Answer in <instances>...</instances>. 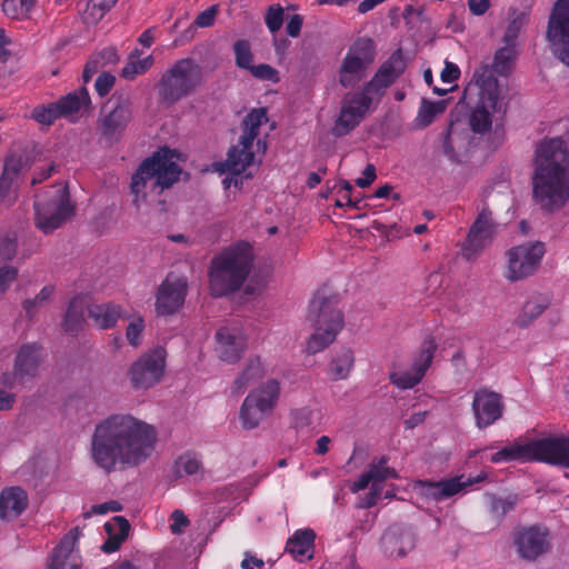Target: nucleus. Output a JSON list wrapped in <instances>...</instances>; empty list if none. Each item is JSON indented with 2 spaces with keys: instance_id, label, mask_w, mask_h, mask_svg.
I'll return each instance as SVG.
<instances>
[{
  "instance_id": "nucleus-1",
  "label": "nucleus",
  "mask_w": 569,
  "mask_h": 569,
  "mask_svg": "<svg viewBox=\"0 0 569 569\" xmlns=\"http://www.w3.org/2000/svg\"><path fill=\"white\" fill-rule=\"evenodd\" d=\"M157 443L154 426L130 413H113L96 423L89 453L99 469L111 473L141 466Z\"/></svg>"
},
{
  "instance_id": "nucleus-2",
  "label": "nucleus",
  "mask_w": 569,
  "mask_h": 569,
  "mask_svg": "<svg viewBox=\"0 0 569 569\" xmlns=\"http://www.w3.org/2000/svg\"><path fill=\"white\" fill-rule=\"evenodd\" d=\"M515 46L505 44L496 52L493 66L481 64L473 73L468 83L465 96L472 104L469 114V124L476 133H487L491 130L493 123L503 120L507 112V103L501 96L498 80L493 72L500 76H507L513 68L517 58Z\"/></svg>"
},
{
  "instance_id": "nucleus-3",
  "label": "nucleus",
  "mask_w": 569,
  "mask_h": 569,
  "mask_svg": "<svg viewBox=\"0 0 569 569\" xmlns=\"http://www.w3.org/2000/svg\"><path fill=\"white\" fill-rule=\"evenodd\" d=\"M532 199L543 211L553 213L569 201V149L561 138L537 143L532 160Z\"/></svg>"
},
{
  "instance_id": "nucleus-4",
  "label": "nucleus",
  "mask_w": 569,
  "mask_h": 569,
  "mask_svg": "<svg viewBox=\"0 0 569 569\" xmlns=\"http://www.w3.org/2000/svg\"><path fill=\"white\" fill-rule=\"evenodd\" d=\"M181 156L168 148H162L152 157L147 158L138 168L131 179V193L134 203L152 201L163 190L172 187L181 174L179 162Z\"/></svg>"
},
{
  "instance_id": "nucleus-5",
  "label": "nucleus",
  "mask_w": 569,
  "mask_h": 569,
  "mask_svg": "<svg viewBox=\"0 0 569 569\" xmlns=\"http://www.w3.org/2000/svg\"><path fill=\"white\" fill-rule=\"evenodd\" d=\"M252 257L251 246L240 242L213 258L209 270L211 293L222 297L238 290L251 271Z\"/></svg>"
},
{
  "instance_id": "nucleus-6",
  "label": "nucleus",
  "mask_w": 569,
  "mask_h": 569,
  "mask_svg": "<svg viewBox=\"0 0 569 569\" xmlns=\"http://www.w3.org/2000/svg\"><path fill=\"white\" fill-rule=\"evenodd\" d=\"M268 121L267 110L258 108L251 110L243 119V133L239 144L232 147L224 161L217 163L216 169L226 173L222 183L226 189L231 187L240 188L243 179H248L251 174H243L248 167L253 162V142L259 133V128Z\"/></svg>"
},
{
  "instance_id": "nucleus-7",
  "label": "nucleus",
  "mask_w": 569,
  "mask_h": 569,
  "mask_svg": "<svg viewBox=\"0 0 569 569\" xmlns=\"http://www.w3.org/2000/svg\"><path fill=\"white\" fill-rule=\"evenodd\" d=\"M493 463L508 461H542L569 467V438L549 436L533 440H517L490 458Z\"/></svg>"
},
{
  "instance_id": "nucleus-8",
  "label": "nucleus",
  "mask_w": 569,
  "mask_h": 569,
  "mask_svg": "<svg viewBox=\"0 0 569 569\" xmlns=\"http://www.w3.org/2000/svg\"><path fill=\"white\" fill-rule=\"evenodd\" d=\"M308 320L315 331L309 337L306 350L310 355L318 353L329 347L343 328V316L332 299L318 292L311 300Z\"/></svg>"
},
{
  "instance_id": "nucleus-9",
  "label": "nucleus",
  "mask_w": 569,
  "mask_h": 569,
  "mask_svg": "<svg viewBox=\"0 0 569 569\" xmlns=\"http://www.w3.org/2000/svg\"><path fill=\"white\" fill-rule=\"evenodd\" d=\"M201 77V67L193 59L178 60L161 77L158 84L159 94L166 102H177L200 84Z\"/></svg>"
},
{
  "instance_id": "nucleus-10",
  "label": "nucleus",
  "mask_w": 569,
  "mask_h": 569,
  "mask_svg": "<svg viewBox=\"0 0 569 569\" xmlns=\"http://www.w3.org/2000/svg\"><path fill=\"white\" fill-rule=\"evenodd\" d=\"M72 212L68 189L62 183L52 186L34 202L36 226L44 233L59 228Z\"/></svg>"
},
{
  "instance_id": "nucleus-11",
  "label": "nucleus",
  "mask_w": 569,
  "mask_h": 569,
  "mask_svg": "<svg viewBox=\"0 0 569 569\" xmlns=\"http://www.w3.org/2000/svg\"><path fill=\"white\" fill-rule=\"evenodd\" d=\"M546 254V246L541 241L526 242L510 248L506 252V270L503 277L516 282L523 280L538 270Z\"/></svg>"
},
{
  "instance_id": "nucleus-12",
  "label": "nucleus",
  "mask_w": 569,
  "mask_h": 569,
  "mask_svg": "<svg viewBox=\"0 0 569 569\" xmlns=\"http://www.w3.org/2000/svg\"><path fill=\"white\" fill-rule=\"evenodd\" d=\"M376 58V47L371 39L360 38L348 49L340 69L339 82L345 88L353 87L366 74Z\"/></svg>"
},
{
  "instance_id": "nucleus-13",
  "label": "nucleus",
  "mask_w": 569,
  "mask_h": 569,
  "mask_svg": "<svg viewBox=\"0 0 569 569\" xmlns=\"http://www.w3.org/2000/svg\"><path fill=\"white\" fill-rule=\"evenodd\" d=\"M166 350L156 347L139 357L129 368L130 383L134 389L147 390L159 383L166 368Z\"/></svg>"
},
{
  "instance_id": "nucleus-14",
  "label": "nucleus",
  "mask_w": 569,
  "mask_h": 569,
  "mask_svg": "<svg viewBox=\"0 0 569 569\" xmlns=\"http://www.w3.org/2000/svg\"><path fill=\"white\" fill-rule=\"evenodd\" d=\"M546 37L555 57L569 67V0L553 3Z\"/></svg>"
},
{
  "instance_id": "nucleus-15",
  "label": "nucleus",
  "mask_w": 569,
  "mask_h": 569,
  "mask_svg": "<svg viewBox=\"0 0 569 569\" xmlns=\"http://www.w3.org/2000/svg\"><path fill=\"white\" fill-rule=\"evenodd\" d=\"M436 350L437 343L435 339H426L413 356L410 369L392 371L390 373V381L400 389H411L417 386L429 369Z\"/></svg>"
},
{
  "instance_id": "nucleus-16",
  "label": "nucleus",
  "mask_w": 569,
  "mask_h": 569,
  "mask_svg": "<svg viewBox=\"0 0 569 569\" xmlns=\"http://www.w3.org/2000/svg\"><path fill=\"white\" fill-rule=\"evenodd\" d=\"M486 478L483 472L477 477L459 476L443 481H422L413 483V492L427 500L440 501L461 492L467 487L482 481Z\"/></svg>"
},
{
  "instance_id": "nucleus-17",
  "label": "nucleus",
  "mask_w": 569,
  "mask_h": 569,
  "mask_svg": "<svg viewBox=\"0 0 569 569\" xmlns=\"http://www.w3.org/2000/svg\"><path fill=\"white\" fill-rule=\"evenodd\" d=\"M188 282L187 278L169 273L159 286L156 296V311L159 316L176 313L184 303Z\"/></svg>"
},
{
  "instance_id": "nucleus-18",
  "label": "nucleus",
  "mask_w": 569,
  "mask_h": 569,
  "mask_svg": "<svg viewBox=\"0 0 569 569\" xmlns=\"http://www.w3.org/2000/svg\"><path fill=\"white\" fill-rule=\"evenodd\" d=\"M370 103L371 99L365 92H358L346 98L332 127V134L343 137L351 132L365 118Z\"/></svg>"
},
{
  "instance_id": "nucleus-19",
  "label": "nucleus",
  "mask_w": 569,
  "mask_h": 569,
  "mask_svg": "<svg viewBox=\"0 0 569 569\" xmlns=\"http://www.w3.org/2000/svg\"><path fill=\"white\" fill-rule=\"evenodd\" d=\"M396 477V471L387 466L385 459H380L378 462H372L369 470L361 475L359 479L351 485L350 489L352 492H359L368 486H371L370 492L361 501L362 508H369L381 497L383 481Z\"/></svg>"
},
{
  "instance_id": "nucleus-20",
  "label": "nucleus",
  "mask_w": 569,
  "mask_h": 569,
  "mask_svg": "<svg viewBox=\"0 0 569 569\" xmlns=\"http://www.w3.org/2000/svg\"><path fill=\"white\" fill-rule=\"evenodd\" d=\"M496 227L491 212L487 208H483L470 228L467 240L462 247V256L468 260L473 259L492 241Z\"/></svg>"
},
{
  "instance_id": "nucleus-21",
  "label": "nucleus",
  "mask_w": 569,
  "mask_h": 569,
  "mask_svg": "<svg viewBox=\"0 0 569 569\" xmlns=\"http://www.w3.org/2000/svg\"><path fill=\"white\" fill-rule=\"evenodd\" d=\"M216 352L227 363L238 362L247 349V336L238 326L222 327L216 333Z\"/></svg>"
},
{
  "instance_id": "nucleus-22",
  "label": "nucleus",
  "mask_w": 569,
  "mask_h": 569,
  "mask_svg": "<svg viewBox=\"0 0 569 569\" xmlns=\"http://www.w3.org/2000/svg\"><path fill=\"white\" fill-rule=\"evenodd\" d=\"M472 410L476 417V425L482 429L499 420L502 416L503 405L501 396L488 389H480L475 392Z\"/></svg>"
},
{
  "instance_id": "nucleus-23",
  "label": "nucleus",
  "mask_w": 569,
  "mask_h": 569,
  "mask_svg": "<svg viewBox=\"0 0 569 569\" xmlns=\"http://www.w3.org/2000/svg\"><path fill=\"white\" fill-rule=\"evenodd\" d=\"M552 297L541 291L528 293L520 303L513 319V325L527 329L533 325L551 306Z\"/></svg>"
},
{
  "instance_id": "nucleus-24",
  "label": "nucleus",
  "mask_w": 569,
  "mask_h": 569,
  "mask_svg": "<svg viewBox=\"0 0 569 569\" xmlns=\"http://www.w3.org/2000/svg\"><path fill=\"white\" fill-rule=\"evenodd\" d=\"M405 69V61L401 51L393 52L389 59L382 63L373 78L368 82L365 93L378 94L388 88L400 76Z\"/></svg>"
},
{
  "instance_id": "nucleus-25",
  "label": "nucleus",
  "mask_w": 569,
  "mask_h": 569,
  "mask_svg": "<svg viewBox=\"0 0 569 569\" xmlns=\"http://www.w3.org/2000/svg\"><path fill=\"white\" fill-rule=\"evenodd\" d=\"M79 539V530H70L54 548L51 560L50 569H80L81 559L78 550L76 549L77 540Z\"/></svg>"
},
{
  "instance_id": "nucleus-26",
  "label": "nucleus",
  "mask_w": 569,
  "mask_h": 569,
  "mask_svg": "<svg viewBox=\"0 0 569 569\" xmlns=\"http://www.w3.org/2000/svg\"><path fill=\"white\" fill-rule=\"evenodd\" d=\"M42 360V349L37 343L23 345L16 357L14 370L11 377L19 383H24L27 378L37 375Z\"/></svg>"
},
{
  "instance_id": "nucleus-27",
  "label": "nucleus",
  "mask_w": 569,
  "mask_h": 569,
  "mask_svg": "<svg viewBox=\"0 0 569 569\" xmlns=\"http://www.w3.org/2000/svg\"><path fill=\"white\" fill-rule=\"evenodd\" d=\"M518 551L522 558L535 560L548 550V535L538 527L526 528L519 532L516 540Z\"/></svg>"
},
{
  "instance_id": "nucleus-28",
  "label": "nucleus",
  "mask_w": 569,
  "mask_h": 569,
  "mask_svg": "<svg viewBox=\"0 0 569 569\" xmlns=\"http://www.w3.org/2000/svg\"><path fill=\"white\" fill-rule=\"evenodd\" d=\"M29 497L18 486L7 487L0 492V518L6 521L17 519L27 509Z\"/></svg>"
},
{
  "instance_id": "nucleus-29",
  "label": "nucleus",
  "mask_w": 569,
  "mask_h": 569,
  "mask_svg": "<svg viewBox=\"0 0 569 569\" xmlns=\"http://www.w3.org/2000/svg\"><path fill=\"white\" fill-rule=\"evenodd\" d=\"M316 532L310 528L298 529L287 540L286 551L299 562L309 561L315 555Z\"/></svg>"
},
{
  "instance_id": "nucleus-30",
  "label": "nucleus",
  "mask_w": 569,
  "mask_h": 569,
  "mask_svg": "<svg viewBox=\"0 0 569 569\" xmlns=\"http://www.w3.org/2000/svg\"><path fill=\"white\" fill-rule=\"evenodd\" d=\"M281 396V383L270 378L249 391L246 398L273 413Z\"/></svg>"
},
{
  "instance_id": "nucleus-31",
  "label": "nucleus",
  "mask_w": 569,
  "mask_h": 569,
  "mask_svg": "<svg viewBox=\"0 0 569 569\" xmlns=\"http://www.w3.org/2000/svg\"><path fill=\"white\" fill-rule=\"evenodd\" d=\"M281 396V383L270 378L249 391L246 398L273 413Z\"/></svg>"
},
{
  "instance_id": "nucleus-32",
  "label": "nucleus",
  "mask_w": 569,
  "mask_h": 569,
  "mask_svg": "<svg viewBox=\"0 0 569 569\" xmlns=\"http://www.w3.org/2000/svg\"><path fill=\"white\" fill-rule=\"evenodd\" d=\"M355 352L350 348L336 350L326 369L327 378L330 381H341L350 377L355 367Z\"/></svg>"
},
{
  "instance_id": "nucleus-33",
  "label": "nucleus",
  "mask_w": 569,
  "mask_h": 569,
  "mask_svg": "<svg viewBox=\"0 0 569 569\" xmlns=\"http://www.w3.org/2000/svg\"><path fill=\"white\" fill-rule=\"evenodd\" d=\"M267 372L268 366L260 356L250 357L241 373L233 381V392H242L247 387L262 379Z\"/></svg>"
},
{
  "instance_id": "nucleus-34",
  "label": "nucleus",
  "mask_w": 569,
  "mask_h": 569,
  "mask_svg": "<svg viewBox=\"0 0 569 569\" xmlns=\"http://www.w3.org/2000/svg\"><path fill=\"white\" fill-rule=\"evenodd\" d=\"M90 97L86 88L68 93L57 101L60 116L74 121L89 108Z\"/></svg>"
},
{
  "instance_id": "nucleus-35",
  "label": "nucleus",
  "mask_w": 569,
  "mask_h": 569,
  "mask_svg": "<svg viewBox=\"0 0 569 569\" xmlns=\"http://www.w3.org/2000/svg\"><path fill=\"white\" fill-rule=\"evenodd\" d=\"M104 528L108 533V539L102 545L101 549L107 553L114 552L128 537L130 525L127 519L117 516L106 522Z\"/></svg>"
},
{
  "instance_id": "nucleus-36",
  "label": "nucleus",
  "mask_w": 569,
  "mask_h": 569,
  "mask_svg": "<svg viewBox=\"0 0 569 569\" xmlns=\"http://www.w3.org/2000/svg\"><path fill=\"white\" fill-rule=\"evenodd\" d=\"M88 313L94 326L100 329H109L116 326L121 317L122 309L114 303L92 305L88 308Z\"/></svg>"
},
{
  "instance_id": "nucleus-37",
  "label": "nucleus",
  "mask_w": 569,
  "mask_h": 569,
  "mask_svg": "<svg viewBox=\"0 0 569 569\" xmlns=\"http://www.w3.org/2000/svg\"><path fill=\"white\" fill-rule=\"evenodd\" d=\"M131 108L128 103L118 104L102 120V132L106 137L112 138L122 130L131 120Z\"/></svg>"
},
{
  "instance_id": "nucleus-38",
  "label": "nucleus",
  "mask_w": 569,
  "mask_h": 569,
  "mask_svg": "<svg viewBox=\"0 0 569 569\" xmlns=\"http://www.w3.org/2000/svg\"><path fill=\"white\" fill-rule=\"evenodd\" d=\"M271 415V412L261 406L244 398L239 410V420L244 430H252L258 428L260 423Z\"/></svg>"
},
{
  "instance_id": "nucleus-39",
  "label": "nucleus",
  "mask_w": 569,
  "mask_h": 569,
  "mask_svg": "<svg viewBox=\"0 0 569 569\" xmlns=\"http://www.w3.org/2000/svg\"><path fill=\"white\" fill-rule=\"evenodd\" d=\"M19 166L7 162L0 177V201L11 203L17 197Z\"/></svg>"
},
{
  "instance_id": "nucleus-40",
  "label": "nucleus",
  "mask_w": 569,
  "mask_h": 569,
  "mask_svg": "<svg viewBox=\"0 0 569 569\" xmlns=\"http://www.w3.org/2000/svg\"><path fill=\"white\" fill-rule=\"evenodd\" d=\"M446 110L445 101H430L422 99L415 118V127L423 129L430 126L435 119Z\"/></svg>"
},
{
  "instance_id": "nucleus-41",
  "label": "nucleus",
  "mask_w": 569,
  "mask_h": 569,
  "mask_svg": "<svg viewBox=\"0 0 569 569\" xmlns=\"http://www.w3.org/2000/svg\"><path fill=\"white\" fill-rule=\"evenodd\" d=\"M141 52L134 49L130 54L128 62L122 68L121 76L127 80H133L137 76L146 73L153 64V57L140 58Z\"/></svg>"
},
{
  "instance_id": "nucleus-42",
  "label": "nucleus",
  "mask_w": 569,
  "mask_h": 569,
  "mask_svg": "<svg viewBox=\"0 0 569 569\" xmlns=\"http://www.w3.org/2000/svg\"><path fill=\"white\" fill-rule=\"evenodd\" d=\"M176 477L197 476L202 472V462L198 453L188 451L180 455L173 465Z\"/></svg>"
},
{
  "instance_id": "nucleus-43",
  "label": "nucleus",
  "mask_w": 569,
  "mask_h": 569,
  "mask_svg": "<svg viewBox=\"0 0 569 569\" xmlns=\"http://www.w3.org/2000/svg\"><path fill=\"white\" fill-rule=\"evenodd\" d=\"M84 309L86 301L81 297H77L71 300L66 318L63 321V328L69 333L77 332L84 321Z\"/></svg>"
},
{
  "instance_id": "nucleus-44",
  "label": "nucleus",
  "mask_w": 569,
  "mask_h": 569,
  "mask_svg": "<svg viewBox=\"0 0 569 569\" xmlns=\"http://www.w3.org/2000/svg\"><path fill=\"white\" fill-rule=\"evenodd\" d=\"M36 0H4L2 10L10 19L23 20L29 17Z\"/></svg>"
},
{
  "instance_id": "nucleus-45",
  "label": "nucleus",
  "mask_w": 569,
  "mask_h": 569,
  "mask_svg": "<svg viewBox=\"0 0 569 569\" xmlns=\"http://www.w3.org/2000/svg\"><path fill=\"white\" fill-rule=\"evenodd\" d=\"M54 287L44 286L33 299L23 301V309L29 318H32L53 296Z\"/></svg>"
},
{
  "instance_id": "nucleus-46",
  "label": "nucleus",
  "mask_w": 569,
  "mask_h": 569,
  "mask_svg": "<svg viewBox=\"0 0 569 569\" xmlns=\"http://www.w3.org/2000/svg\"><path fill=\"white\" fill-rule=\"evenodd\" d=\"M11 373H4L0 380V411L9 410L16 401V395L10 390L17 385Z\"/></svg>"
},
{
  "instance_id": "nucleus-47",
  "label": "nucleus",
  "mask_w": 569,
  "mask_h": 569,
  "mask_svg": "<svg viewBox=\"0 0 569 569\" xmlns=\"http://www.w3.org/2000/svg\"><path fill=\"white\" fill-rule=\"evenodd\" d=\"M31 116L38 123L46 126L52 124L57 118L61 117L57 102L36 107Z\"/></svg>"
},
{
  "instance_id": "nucleus-48",
  "label": "nucleus",
  "mask_w": 569,
  "mask_h": 569,
  "mask_svg": "<svg viewBox=\"0 0 569 569\" xmlns=\"http://www.w3.org/2000/svg\"><path fill=\"white\" fill-rule=\"evenodd\" d=\"M233 50L236 56V64L239 68L249 70L253 66L249 42L246 40H239L234 43Z\"/></svg>"
},
{
  "instance_id": "nucleus-49",
  "label": "nucleus",
  "mask_w": 569,
  "mask_h": 569,
  "mask_svg": "<svg viewBox=\"0 0 569 569\" xmlns=\"http://www.w3.org/2000/svg\"><path fill=\"white\" fill-rule=\"evenodd\" d=\"M144 330V320L141 316L134 317L127 326L126 338L132 347L140 346Z\"/></svg>"
},
{
  "instance_id": "nucleus-50",
  "label": "nucleus",
  "mask_w": 569,
  "mask_h": 569,
  "mask_svg": "<svg viewBox=\"0 0 569 569\" xmlns=\"http://www.w3.org/2000/svg\"><path fill=\"white\" fill-rule=\"evenodd\" d=\"M461 140V133L457 132L452 126L448 128V131L443 138L442 149L443 152L450 158L456 159L458 154L459 141Z\"/></svg>"
},
{
  "instance_id": "nucleus-51",
  "label": "nucleus",
  "mask_w": 569,
  "mask_h": 569,
  "mask_svg": "<svg viewBox=\"0 0 569 569\" xmlns=\"http://www.w3.org/2000/svg\"><path fill=\"white\" fill-rule=\"evenodd\" d=\"M17 252V238L13 234L6 233L0 236V263L13 259Z\"/></svg>"
},
{
  "instance_id": "nucleus-52",
  "label": "nucleus",
  "mask_w": 569,
  "mask_h": 569,
  "mask_svg": "<svg viewBox=\"0 0 569 569\" xmlns=\"http://www.w3.org/2000/svg\"><path fill=\"white\" fill-rule=\"evenodd\" d=\"M249 71L254 78L260 80H267L273 83L280 81L279 72L273 67L266 63L252 66Z\"/></svg>"
},
{
  "instance_id": "nucleus-53",
  "label": "nucleus",
  "mask_w": 569,
  "mask_h": 569,
  "mask_svg": "<svg viewBox=\"0 0 569 569\" xmlns=\"http://www.w3.org/2000/svg\"><path fill=\"white\" fill-rule=\"evenodd\" d=\"M525 23H526L525 14H519L509 23V26L506 30L505 37H503L505 44L516 47V40H517L521 29L523 28Z\"/></svg>"
},
{
  "instance_id": "nucleus-54",
  "label": "nucleus",
  "mask_w": 569,
  "mask_h": 569,
  "mask_svg": "<svg viewBox=\"0 0 569 569\" xmlns=\"http://www.w3.org/2000/svg\"><path fill=\"white\" fill-rule=\"evenodd\" d=\"M283 22V9L280 6H272L266 14V24L274 33L280 30Z\"/></svg>"
},
{
  "instance_id": "nucleus-55",
  "label": "nucleus",
  "mask_w": 569,
  "mask_h": 569,
  "mask_svg": "<svg viewBox=\"0 0 569 569\" xmlns=\"http://www.w3.org/2000/svg\"><path fill=\"white\" fill-rule=\"evenodd\" d=\"M170 530L176 533H182L190 521L182 510L176 509L170 516Z\"/></svg>"
},
{
  "instance_id": "nucleus-56",
  "label": "nucleus",
  "mask_w": 569,
  "mask_h": 569,
  "mask_svg": "<svg viewBox=\"0 0 569 569\" xmlns=\"http://www.w3.org/2000/svg\"><path fill=\"white\" fill-rule=\"evenodd\" d=\"M292 422L295 428L301 429L308 427L312 422L313 411L309 408H300L292 411Z\"/></svg>"
},
{
  "instance_id": "nucleus-57",
  "label": "nucleus",
  "mask_w": 569,
  "mask_h": 569,
  "mask_svg": "<svg viewBox=\"0 0 569 569\" xmlns=\"http://www.w3.org/2000/svg\"><path fill=\"white\" fill-rule=\"evenodd\" d=\"M18 277V269L14 267L0 268V293L6 292Z\"/></svg>"
},
{
  "instance_id": "nucleus-58",
  "label": "nucleus",
  "mask_w": 569,
  "mask_h": 569,
  "mask_svg": "<svg viewBox=\"0 0 569 569\" xmlns=\"http://www.w3.org/2000/svg\"><path fill=\"white\" fill-rule=\"evenodd\" d=\"M352 186L345 181L338 190V198L336 200L337 207H356L357 202L351 198Z\"/></svg>"
},
{
  "instance_id": "nucleus-59",
  "label": "nucleus",
  "mask_w": 569,
  "mask_h": 569,
  "mask_svg": "<svg viewBox=\"0 0 569 569\" xmlns=\"http://www.w3.org/2000/svg\"><path fill=\"white\" fill-rule=\"evenodd\" d=\"M116 78L110 73H101L96 80V90L99 96L103 97L108 94L113 87Z\"/></svg>"
},
{
  "instance_id": "nucleus-60",
  "label": "nucleus",
  "mask_w": 569,
  "mask_h": 569,
  "mask_svg": "<svg viewBox=\"0 0 569 569\" xmlns=\"http://www.w3.org/2000/svg\"><path fill=\"white\" fill-rule=\"evenodd\" d=\"M218 12L217 6H211L198 14L194 24L199 28H208L213 24Z\"/></svg>"
},
{
  "instance_id": "nucleus-61",
  "label": "nucleus",
  "mask_w": 569,
  "mask_h": 569,
  "mask_svg": "<svg viewBox=\"0 0 569 569\" xmlns=\"http://www.w3.org/2000/svg\"><path fill=\"white\" fill-rule=\"evenodd\" d=\"M120 510L121 503L116 500H111L108 502L92 506L90 511L86 513V517H89L91 515H107L108 512H117Z\"/></svg>"
},
{
  "instance_id": "nucleus-62",
  "label": "nucleus",
  "mask_w": 569,
  "mask_h": 569,
  "mask_svg": "<svg viewBox=\"0 0 569 569\" xmlns=\"http://www.w3.org/2000/svg\"><path fill=\"white\" fill-rule=\"evenodd\" d=\"M460 69L456 63L446 61L440 78L445 83H453L460 78Z\"/></svg>"
},
{
  "instance_id": "nucleus-63",
  "label": "nucleus",
  "mask_w": 569,
  "mask_h": 569,
  "mask_svg": "<svg viewBox=\"0 0 569 569\" xmlns=\"http://www.w3.org/2000/svg\"><path fill=\"white\" fill-rule=\"evenodd\" d=\"M377 174H376V168L373 164L369 163L363 172H362V176L357 178L356 180V184L359 187V188H367L369 187L376 179Z\"/></svg>"
},
{
  "instance_id": "nucleus-64",
  "label": "nucleus",
  "mask_w": 569,
  "mask_h": 569,
  "mask_svg": "<svg viewBox=\"0 0 569 569\" xmlns=\"http://www.w3.org/2000/svg\"><path fill=\"white\" fill-rule=\"evenodd\" d=\"M264 561L261 558L253 556L251 552H246L244 558L241 561L242 569H257L262 568Z\"/></svg>"
}]
</instances>
